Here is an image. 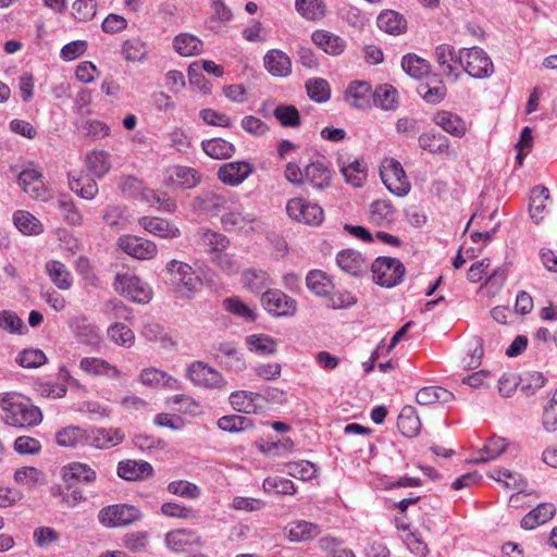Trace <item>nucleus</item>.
Instances as JSON below:
<instances>
[{"instance_id":"nucleus-9","label":"nucleus","mask_w":557,"mask_h":557,"mask_svg":"<svg viewBox=\"0 0 557 557\" xmlns=\"http://www.w3.org/2000/svg\"><path fill=\"white\" fill-rule=\"evenodd\" d=\"M188 379L198 386L221 389L226 382L223 375L202 361H194L187 369Z\"/></svg>"},{"instance_id":"nucleus-48","label":"nucleus","mask_w":557,"mask_h":557,"mask_svg":"<svg viewBox=\"0 0 557 557\" xmlns=\"http://www.w3.org/2000/svg\"><path fill=\"white\" fill-rule=\"evenodd\" d=\"M87 169L96 177H102L111 168L110 154L103 150L92 151L86 158Z\"/></svg>"},{"instance_id":"nucleus-58","label":"nucleus","mask_w":557,"mask_h":557,"mask_svg":"<svg viewBox=\"0 0 557 557\" xmlns=\"http://www.w3.org/2000/svg\"><path fill=\"white\" fill-rule=\"evenodd\" d=\"M124 546L133 553H143L149 544V533L147 531H135L126 533L123 539Z\"/></svg>"},{"instance_id":"nucleus-17","label":"nucleus","mask_w":557,"mask_h":557,"mask_svg":"<svg viewBox=\"0 0 557 557\" xmlns=\"http://www.w3.org/2000/svg\"><path fill=\"white\" fill-rule=\"evenodd\" d=\"M433 122L456 138H462L467 133V124L463 119L451 111L441 110L436 112Z\"/></svg>"},{"instance_id":"nucleus-21","label":"nucleus","mask_w":557,"mask_h":557,"mask_svg":"<svg viewBox=\"0 0 557 557\" xmlns=\"http://www.w3.org/2000/svg\"><path fill=\"white\" fill-rule=\"evenodd\" d=\"M201 174L194 168L175 165L170 170L169 180L183 189H191L201 183Z\"/></svg>"},{"instance_id":"nucleus-12","label":"nucleus","mask_w":557,"mask_h":557,"mask_svg":"<svg viewBox=\"0 0 557 557\" xmlns=\"http://www.w3.org/2000/svg\"><path fill=\"white\" fill-rule=\"evenodd\" d=\"M221 223L226 232H237L246 235L261 230V223L252 213H244L240 211H232L223 214Z\"/></svg>"},{"instance_id":"nucleus-25","label":"nucleus","mask_w":557,"mask_h":557,"mask_svg":"<svg viewBox=\"0 0 557 557\" xmlns=\"http://www.w3.org/2000/svg\"><path fill=\"white\" fill-rule=\"evenodd\" d=\"M401 69L410 77L422 79L431 74V63L416 53H407L401 59Z\"/></svg>"},{"instance_id":"nucleus-10","label":"nucleus","mask_w":557,"mask_h":557,"mask_svg":"<svg viewBox=\"0 0 557 557\" xmlns=\"http://www.w3.org/2000/svg\"><path fill=\"white\" fill-rule=\"evenodd\" d=\"M117 246L128 256L138 260H150L156 257L158 249L153 242L135 235H123Z\"/></svg>"},{"instance_id":"nucleus-19","label":"nucleus","mask_w":557,"mask_h":557,"mask_svg":"<svg viewBox=\"0 0 557 557\" xmlns=\"http://www.w3.org/2000/svg\"><path fill=\"white\" fill-rule=\"evenodd\" d=\"M284 530L288 540L296 543L310 541L321 533V527L319 524L305 520L293 521L288 523Z\"/></svg>"},{"instance_id":"nucleus-29","label":"nucleus","mask_w":557,"mask_h":557,"mask_svg":"<svg viewBox=\"0 0 557 557\" xmlns=\"http://www.w3.org/2000/svg\"><path fill=\"white\" fill-rule=\"evenodd\" d=\"M226 202L224 196L214 191H205L194 199V208L211 215H218L225 208Z\"/></svg>"},{"instance_id":"nucleus-18","label":"nucleus","mask_w":557,"mask_h":557,"mask_svg":"<svg viewBox=\"0 0 557 557\" xmlns=\"http://www.w3.org/2000/svg\"><path fill=\"white\" fill-rule=\"evenodd\" d=\"M152 474V466L145 460H125L117 465V475L125 481L145 480Z\"/></svg>"},{"instance_id":"nucleus-34","label":"nucleus","mask_w":557,"mask_h":557,"mask_svg":"<svg viewBox=\"0 0 557 557\" xmlns=\"http://www.w3.org/2000/svg\"><path fill=\"white\" fill-rule=\"evenodd\" d=\"M341 172L346 181L355 187L362 185L367 177V165L358 159L345 162L343 159L338 160Z\"/></svg>"},{"instance_id":"nucleus-30","label":"nucleus","mask_w":557,"mask_h":557,"mask_svg":"<svg viewBox=\"0 0 557 557\" xmlns=\"http://www.w3.org/2000/svg\"><path fill=\"white\" fill-rule=\"evenodd\" d=\"M397 426L403 435L407 437L416 436L421 429V421L413 406H405L397 420Z\"/></svg>"},{"instance_id":"nucleus-8","label":"nucleus","mask_w":557,"mask_h":557,"mask_svg":"<svg viewBox=\"0 0 557 557\" xmlns=\"http://www.w3.org/2000/svg\"><path fill=\"white\" fill-rule=\"evenodd\" d=\"M114 285L119 293L135 302L146 304L151 299V289L135 275L117 274Z\"/></svg>"},{"instance_id":"nucleus-5","label":"nucleus","mask_w":557,"mask_h":557,"mask_svg":"<svg viewBox=\"0 0 557 557\" xmlns=\"http://www.w3.org/2000/svg\"><path fill=\"white\" fill-rule=\"evenodd\" d=\"M380 175L385 187L398 197L406 196L410 190L407 175L397 160H386L380 170Z\"/></svg>"},{"instance_id":"nucleus-4","label":"nucleus","mask_w":557,"mask_h":557,"mask_svg":"<svg viewBox=\"0 0 557 557\" xmlns=\"http://www.w3.org/2000/svg\"><path fill=\"white\" fill-rule=\"evenodd\" d=\"M460 65L471 77L483 79L494 73V64L488 54L479 47L465 48Z\"/></svg>"},{"instance_id":"nucleus-46","label":"nucleus","mask_w":557,"mask_h":557,"mask_svg":"<svg viewBox=\"0 0 557 557\" xmlns=\"http://www.w3.org/2000/svg\"><path fill=\"white\" fill-rule=\"evenodd\" d=\"M370 221L377 225H388L394 220V210L389 202L385 200H375L370 206Z\"/></svg>"},{"instance_id":"nucleus-36","label":"nucleus","mask_w":557,"mask_h":557,"mask_svg":"<svg viewBox=\"0 0 557 557\" xmlns=\"http://www.w3.org/2000/svg\"><path fill=\"white\" fill-rule=\"evenodd\" d=\"M51 494L53 496H60L62 502L66 504L69 507H75L83 499V491L79 487V484L71 481H64V485H57L51 488Z\"/></svg>"},{"instance_id":"nucleus-20","label":"nucleus","mask_w":557,"mask_h":557,"mask_svg":"<svg viewBox=\"0 0 557 557\" xmlns=\"http://www.w3.org/2000/svg\"><path fill=\"white\" fill-rule=\"evenodd\" d=\"M164 542L169 549L180 553L187 550V547L193 544H198L200 539L190 529H178L168 532Z\"/></svg>"},{"instance_id":"nucleus-26","label":"nucleus","mask_w":557,"mask_h":557,"mask_svg":"<svg viewBox=\"0 0 557 557\" xmlns=\"http://www.w3.org/2000/svg\"><path fill=\"white\" fill-rule=\"evenodd\" d=\"M305 177V181L309 182L314 188L324 189L331 184L332 173L325 163L315 161L306 166Z\"/></svg>"},{"instance_id":"nucleus-27","label":"nucleus","mask_w":557,"mask_h":557,"mask_svg":"<svg viewBox=\"0 0 557 557\" xmlns=\"http://www.w3.org/2000/svg\"><path fill=\"white\" fill-rule=\"evenodd\" d=\"M455 396L448 389L441 386H425L418 391L416 400L419 405L429 406L434 404H447L454 400Z\"/></svg>"},{"instance_id":"nucleus-54","label":"nucleus","mask_w":557,"mask_h":557,"mask_svg":"<svg viewBox=\"0 0 557 557\" xmlns=\"http://www.w3.org/2000/svg\"><path fill=\"white\" fill-rule=\"evenodd\" d=\"M248 349L252 352L265 356L276 350V342L264 334H253L246 337Z\"/></svg>"},{"instance_id":"nucleus-14","label":"nucleus","mask_w":557,"mask_h":557,"mask_svg":"<svg viewBox=\"0 0 557 557\" xmlns=\"http://www.w3.org/2000/svg\"><path fill=\"white\" fill-rule=\"evenodd\" d=\"M336 263L342 271L351 276H362L368 270L367 260L354 249L339 251L336 256Z\"/></svg>"},{"instance_id":"nucleus-47","label":"nucleus","mask_w":557,"mask_h":557,"mask_svg":"<svg viewBox=\"0 0 557 557\" xmlns=\"http://www.w3.org/2000/svg\"><path fill=\"white\" fill-rule=\"evenodd\" d=\"M297 12L308 21H319L325 15V3L323 0H296Z\"/></svg>"},{"instance_id":"nucleus-35","label":"nucleus","mask_w":557,"mask_h":557,"mask_svg":"<svg viewBox=\"0 0 557 557\" xmlns=\"http://www.w3.org/2000/svg\"><path fill=\"white\" fill-rule=\"evenodd\" d=\"M201 147L209 157L218 160L228 159L235 153V146L223 138L202 140Z\"/></svg>"},{"instance_id":"nucleus-6","label":"nucleus","mask_w":557,"mask_h":557,"mask_svg":"<svg viewBox=\"0 0 557 557\" xmlns=\"http://www.w3.org/2000/svg\"><path fill=\"white\" fill-rule=\"evenodd\" d=\"M288 216L297 222L318 226L324 220V211L318 203H311L304 198H294L286 203Z\"/></svg>"},{"instance_id":"nucleus-55","label":"nucleus","mask_w":557,"mask_h":557,"mask_svg":"<svg viewBox=\"0 0 557 557\" xmlns=\"http://www.w3.org/2000/svg\"><path fill=\"white\" fill-rule=\"evenodd\" d=\"M250 418L245 416L230 414L223 416L218 420V426L225 432L238 433L252 428Z\"/></svg>"},{"instance_id":"nucleus-2","label":"nucleus","mask_w":557,"mask_h":557,"mask_svg":"<svg viewBox=\"0 0 557 557\" xmlns=\"http://www.w3.org/2000/svg\"><path fill=\"white\" fill-rule=\"evenodd\" d=\"M143 519L140 509L128 504H114L103 507L98 513L99 522L106 528H122Z\"/></svg>"},{"instance_id":"nucleus-41","label":"nucleus","mask_w":557,"mask_h":557,"mask_svg":"<svg viewBox=\"0 0 557 557\" xmlns=\"http://www.w3.org/2000/svg\"><path fill=\"white\" fill-rule=\"evenodd\" d=\"M69 186L73 193L87 200L94 199L98 194L96 181L87 175H81L79 177L70 175Z\"/></svg>"},{"instance_id":"nucleus-37","label":"nucleus","mask_w":557,"mask_h":557,"mask_svg":"<svg viewBox=\"0 0 557 557\" xmlns=\"http://www.w3.org/2000/svg\"><path fill=\"white\" fill-rule=\"evenodd\" d=\"M13 222L18 231L25 235H39L44 232L42 223L28 211H15Z\"/></svg>"},{"instance_id":"nucleus-24","label":"nucleus","mask_w":557,"mask_h":557,"mask_svg":"<svg viewBox=\"0 0 557 557\" xmlns=\"http://www.w3.org/2000/svg\"><path fill=\"white\" fill-rule=\"evenodd\" d=\"M139 224L149 233L161 238H176L180 236V230L168 220L161 218L144 216Z\"/></svg>"},{"instance_id":"nucleus-52","label":"nucleus","mask_w":557,"mask_h":557,"mask_svg":"<svg viewBox=\"0 0 557 557\" xmlns=\"http://www.w3.org/2000/svg\"><path fill=\"white\" fill-rule=\"evenodd\" d=\"M281 472H285L290 476L307 481L315 475L317 469L310 461L300 460L284 463L283 468H281Z\"/></svg>"},{"instance_id":"nucleus-13","label":"nucleus","mask_w":557,"mask_h":557,"mask_svg":"<svg viewBox=\"0 0 557 557\" xmlns=\"http://www.w3.org/2000/svg\"><path fill=\"white\" fill-rule=\"evenodd\" d=\"M253 171L251 163L247 161L228 162L219 168V180L228 186H238L242 184Z\"/></svg>"},{"instance_id":"nucleus-60","label":"nucleus","mask_w":557,"mask_h":557,"mask_svg":"<svg viewBox=\"0 0 557 557\" xmlns=\"http://www.w3.org/2000/svg\"><path fill=\"white\" fill-rule=\"evenodd\" d=\"M232 407L239 412L250 413L255 411L253 394L247 391H236L230 396Z\"/></svg>"},{"instance_id":"nucleus-49","label":"nucleus","mask_w":557,"mask_h":557,"mask_svg":"<svg viewBox=\"0 0 557 557\" xmlns=\"http://www.w3.org/2000/svg\"><path fill=\"white\" fill-rule=\"evenodd\" d=\"M141 335L149 342H159L164 348L175 345L169 332L162 325L154 322L145 324L141 330Z\"/></svg>"},{"instance_id":"nucleus-56","label":"nucleus","mask_w":557,"mask_h":557,"mask_svg":"<svg viewBox=\"0 0 557 557\" xmlns=\"http://www.w3.org/2000/svg\"><path fill=\"white\" fill-rule=\"evenodd\" d=\"M47 357L41 349L29 348L24 349L16 357V362L23 368H39L47 362Z\"/></svg>"},{"instance_id":"nucleus-43","label":"nucleus","mask_w":557,"mask_h":557,"mask_svg":"<svg viewBox=\"0 0 557 557\" xmlns=\"http://www.w3.org/2000/svg\"><path fill=\"white\" fill-rule=\"evenodd\" d=\"M148 52V45L138 37L126 39L122 44V54L128 62H143Z\"/></svg>"},{"instance_id":"nucleus-62","label":"nucleus","mask_w":557,"mask_h":557,"mask_svg":"<svg viewBox=\"0 0 557 557\" xmlns=\"http://www.w3.org/2000/svg\"><path fill=\"white\" fill-rule=\"evenodd\" d=\"M544 375L536 371L527 373L524 376L519 379L520 391L527 396L534 395L536 391L544 386Z\"/></svg>"},{"instance_id":"nucleus-15","label":"nucleus","mask_w":557,"mask_h":557,"mask_svg":"<svg viewBox=\"0 0 557 557\" xmlns=\"http://www.w3.org/2000/svg\"><path fill=\"white\" fill-rule=\"evenodd\" d=\"M419 147L434 156H449L450 140L444 134L435 131H426L418 137Z\"/></svg>"},{"instance_id":"nucleus-63","label":"nucleus","mask_w":557,"mask_h":557,"mask_svg":"<svg viewBox=\"0 0 557 557\" xmlns=\"http://www.w3.org/2000/svg\"><path fill=\"white\" fill-rule=\"evenodd\" d=\"M168 491L186 499H196L200 495L199 487L196 484L183 480L169 483Z\"/></svg>"},{"instance_id":"nucleus-42","label":"nucleus","mask_w":557,"mask_h":557,"mask_svg":"<svg viewBox=\"0 0 557 557\" xmlns=\"http://www.w3.org/2000/svg\"><path fill=\"white\" fill-rule=\"evenodd\" d=\"M549 198V190L544 186H536L531 191L529 212L531 219L537 224L543 220L545 201Z\"/></svg>"},{"instance_id":"nucleus-11","label":"nucleus","mask_w":557,"mask_h":557,"mask_svg":"<svg viewBox=\"0 0 557 557\" xmlns=\"http://www.w3.org/2000/svg\"><path fill=\"white\" fill-rule=\"evenodd\" d=\"M85 445L97 449H108L121 444L125 434L121 429L95 428L85 429Z\"/></svg>"},{"instance_id":"nucleus-38","label":"nucleus","mask_w":557,"mask_h":557,"mask_svg":"<svg viewBox=\"0 0 557 557\" xmlns=\"http://www.w3.org/2000/svg\"><path fill=\"white\" fill-rule=\"evenodd\" d=\"M46 270L51 282L59 288L66 290L72 286L73 278L65 264L60 261H49Z\"/></svg>"},{"instance_id":"nucleus-33","label":"nucleus","mask_w":557,"mask_h":557,"mask_svg":"<svg viewBox=\"0 0 557 557\" xmlns=\"http://www.w3.org/2000/svg\"><path fill=\"white\" fill-rule=\"evenodd\" d=\"M96 471L88 465L72 462L62 469L63 481L73 480L76 483H90L96 480Z\"/></svg>"},{"instance_id":"nucleus-59","label":"nucleus","mask_w":557,"mask_h":557,"mask_svg":"<svg viewBox=\"0 0 557 557\" xmlns=\"http://www.w3.org/2000/svg\"><path fill=\"white\" fill-rule=\"evenodd\" d=\"M108 336L120 346H131L135 341L134 332L123 323H115L108 329Z\"/></svg>"},{"instance_id":"nucleus-57","label":"nucleus","mask_w":557,"mask_h":557,"mask_svg":"<svg viewBox=\"0 0 557 557\" xmlns=\"http://www.w3.org/2000/svg\"><path fill=\"white\" fill-rule=\"evenodd\" d=\"M244 285L256 294H262L268 286V275L263 271L247 270L243 273Z\"/></svg>"},{"instance_id":"nucleus-50","label":"nucleus","mask_w":557,"mask_h":557,"mask_svg":"<svg viewBox=\"0 0 557 557\" xmlns=\"http://www.w3.org/2000/svg\"><path fill=\"white\" fill-rule=\"evenodd\" d=\"M506 440L503 437L492 436L483 448L479 451L480 456L474 458V463H485L497 458L506 449Z\"/></svg>"},{"instance_id":"nucleus-45","label":"nucleus","mask_w":557,"mask_h":557,"mask_svg":"<svg viewBox=\"0 0 557 557\" xmlns=\"http://www.w3.org/2000/svg\"><path fill=\"white\" fill-rule=\"evenodd\" d=\"M223 309L233 315L244 320L245 322H255L256 313L252 308L246 305L237 296L227 297L222 302Z\"/></svg>"},{"instance_id":"nucleus-7","label":"nucleus","mask_w":557,"mask_h":557,"mask_svg":"<svg viewBox=\"0 0 557 557\" xmlns=\"http://www.w3.org/2000/svg\"><path fill=\"white\" fill-rule=\"evenodd\" d=\"M165 272L169 275L172 285L188 294L194 293L199 284V278L195 271L186 262L175 259L171 260L165 265Z\"/></svg>"},{"instance_id":"nucleus-39","label":"nucleus","mask_w":557,"mask_h":557,"mask_svg":"<svg viewBox=\"0 0 557 557\" xmlns=\"http://www.w3.org/2000/svg\"><path fill=\"white\" fill-rule=\"evenodd\" d=\"M346 94L354 99L352 107L364 109L370 106L373 91L369 83L355 81L349 84Z\"/></svg>"},{"instance_id":"nucleus-31","label":"nucleus","mask_w":557,"mask_h":557,"mask_svg":"<svg viewBox=\"0 0 557 557\" xmlns=\"http://www.w3.org/2000/svg\"><path fill=\"white\" fill-rule=\"evenodd\" d=\"M54 438L57 445L64 448H74L86 444L85 429L79 426H65L55 433Z\"/></svg>"},{"instance_id":"nucleus-51","label":"nucleus","mask_w":557,"mask_h":557,"mask_svg":"<svg viewBox=\"0 0 557 557\" xmlns=\"http://www.w3.org/2000/svg\"><path fill=\"white\" fill-rule=\"evenodd\" d=\"M372 99L382 110H394L397 107V90L391 85H381L373 92Z\"/></svg>"},{"instance_id":"nucleus-28","label":"nucleus","mask_w":557,"mask_h":557,"mask_svg":"<svg viewBox=\"0 0 557 557\" xmlns=\"http://www.w3.org/2000/svg\"><path fill=\"white\" fill-rule=\"evenodd\" d=\"M307 287L319 297L330 296L334 289L331 277L322 270H311L306 276Z\"/></svg>"},{"instance_id":"nucleus-40","label":"nucleus","mask_w":557,"mask_h":557,"mask_svg":"<svg viewBox=\"0 0 557 557\" xmlns=\"http://www.w3.org/2000/svg\"><path fill=\"white\" fill-rule=\"evenodd\" d=\"M139 380L145 385H162L171 389L180 386L176 379L156 368L144 369L139 374Z\"/></svg>"},{"instance_id":"nucleus-61","label":"nucleus","mask_w":557,"mask_h":557,"mask_svg":"<svg viewBox=\"0 0 557 557\" xmlns=\"http://www.w3.org/2000/svg\"><path fill=\"white\" fill-rule=\"evenodd\" d=\"M35 544L42 549L60 541V533L50 527H38L33 532Z\"/></svg>"},{"instance_id":"nucleus-3","label":"nucleus","mask_w":557,"mask_h":557,"mask_svg":"<svg viewBox=\"0 0 557 557\" xmlns=\"http://www.w3.org/2000/svg\"><path fill=\"white\" fill-rule=\"evenodd\" d=\"M373 281L383 287L398 285L405 275V267L400 260L392 257H379L371 265Z\"/></svg>"},{"instance_id":"nucleus-22","label":"nucleus","mask_w":557,"mask_h":557,"mask_svg":"<svg viewBox=\"0 0 557 557\" xmlns=\"http://www.w3.org/2000/svg\"><path fill=\"white\" fill-rule=\"evenodd\" d=\"M377 27L394 36L404 34L407 30V20L394 10L382 11L376 20Z\"/></svg>"},{"instance_id":"nucleus-64","label":"nucleus","mask_w":557,"mask_h":557,"mask_svg":"<svg viewBox=\"0 0 557 557\" xmlns=\"http://www.w3.org/2000/svg\"><path fill=\"white\" fill-rule=\"evenodd\" d=\"M321 547L326 550V557H356L351 549H348L333 537H323L320 541Z\"/></svg>"},{"instance_id":"nucleus-53","label":"nucleus","mask_w":557,"mask_h":557,"mask_svg":"<svg viewBox=\"0 0 557 557\" xmlns=\"http://www.w3.org/2000/svg\"><path fill=\"white\" fill-rule=\"evenodd\" d=\"M308 97L318 102H326L331 97V88L327 81L319 77L310 78L306 82Z\"/></svg>"},{"instance_id":"nucleus-32","label":"nucleus","mask_w":557,"mask_h":557,"mask_svg":"<svg viewBox=\"0 0 557 557\" xmlns=\"http://www.w3.org/2000/svg\"><path fill=\"white\" fill-rule=\"evenodd\" d=\"M79 368L91 375H107L111 379H116L120 375V371L115 367L100 358H83Z\"/></svg>"},{"instance_id":"nucleus-23","label":"nucleus","mask_w":557,"mask_h":557,"mask_svg":"<svg viewBox=\"0 0 557 557\" xmlns=\"http://www.w3.org/2000/svg\"><path fill=\"white\" fill-rule=\"evenodd\" d=\"M311 38L319 48L331 55H339L346 48L345 39L327 30H315Z\"/></svg>"},{"instance_id":"nucleus-1","label":"nucleus","mask_w":557,"mask_h":557,"mask_svg":"<svg viewBox=\"0 0 557 557\" xmlns=\"http://www.w3.org/2000/svg\"><path fill=\"white\" fill-rule=\"evenodd\" d=\"M0 407L3 410V421L15 428L34 426L42 421L41 410L21 395L0 394Z\"/></svg>"},{"instance_id":"nucleus-44","label":"nucleus","mask_w":557,"mask_h":557,"mask_svg":"<svg viewBox=\"0 0 557 557\" xmlns=\"http://www.w3.org/2000/svg\"><path fill=\"white\" fill-rule=\"evenodd\" d=\"M175 51L183 57H191L201 53L202 41L191 34H180L173 40Z\"/></svg>"},{"instance_id":"nucleus-16","label":"nucleus","mask_w":557,"mask_h":557,"mask_svg":"<svg viewBox=\"0 0 557 557\" xmlns=\"http://www.w3.org/2000/svg\"><path fill=\"white\" fill-rule=\"evenodd\" d=\"M195 238L197 246L203 248L212 257L223 252L230 245V240L225 235L207 227L199 228L195 234Z\"/></svg>"}]
</instances>
